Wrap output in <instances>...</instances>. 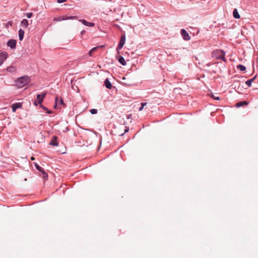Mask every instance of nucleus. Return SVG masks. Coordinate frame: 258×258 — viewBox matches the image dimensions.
<instances>
[{
	"mask_svg": "<svg viewBox=\"0 0 258 258\" xmlns=\"http://www.w3.org/2000/svg\"><path fill=\"white\" fill-rule=\"evenodd\" d=\"M30 82V79L28 76H23L18 78L15 82V85L19 88H21Z\"/></svg>",
	"mask_w": 258,
	"mask_h": 258,
	"instance_id": "nucleus-1",
	"label": "nucleus"
},
{
	"mask_svg": "<svg viewBox=\"0 0 258 258\" xmlns=\"http://www.w3.org/2000/svg\"><path fill=\"white\" fill-rule=\"evenodd\" d=\"M212 56L216 59H222L225 60V52L220 49H217L213 51L212 53Z\"/></svg>",
	"mask_w": 258,
	"mask_h": 258,
	"instance_id": "nucleus-2",
	"label": "nucleus"
},
{
	"mask_svg": "<svg viewBox=\"0 0 258 258\" xmlns=\"http://www.w3.org/2000/svg\"><path fill=\"white\" fill-rule=\"evenodd\" d=\"M77 18L76 16H63L61 17H59L57 18H55L54 19V21H61L63 20H73Z\"/></svg>",
	"mask_w": 258,
	"mask_h": 258,
	"instance_id": "nucleus-3",
	"label": "nucleus"
},
{
	"mask_svg": "<svg viewBox=\"0 0 258 258\" xmlns=\"http://www.w3.org/2000/svg\"><path fill=\"white\" fill-rule=\"evenodd\" d=\"M125 35H122L120 38L119 44L117 47V50L119 51L120 49H121L125 44Z\"/></svg>",
	"mask_w": 258,
	"mask_h": 258,
	"instance_id": "nucleus-4",
	"label": "nucleus"
},
{
	"mask_svg": "<svg viewBox=\"0 0 258 258\" xmlns=\"http://www.w3.org/2000/svg\"><path fill=\"white\" fill-rule=\"evenodd\" d=\"M8 57V54L6 51H2L0 52V66H1L4 61L6 60V59Z\"/></svg>",
	"mask_w": 258,
	"mask_h": 258,
	"instance_id": "nucleus-5",
	"label": "nucleus"
},
{
	"mask_svg": "<svg viewBox=\"0 0 258 258\" xmlns=\"http://www.w3.org/2000/svg\"><path fill=\"white\" fill-rule=\"evenodd\" d=\"M180 33L184 40H189L190 39V37L185 30L181 29Z\"/></svg>",
	"mask_w": 258,
	"mask_h": 258,
	"instance_id": "nucleus-6",
	"label": "nucleus"
},
{
	"mask_svg": "<svg viewBox=\"0 0 258 258\" xmlns=\"http://www.w3.org/2000/svg\"><path fill=\"white\" fill-rule=\"evenodd\" d=\"M16 41L14 39H11L7 42V45L11 48L13 49L16 47Z\"/></svg>",
	"mask_w": 258,
	"mask_h": 258,
	"instance_id": "nucleus-7",
	"label": "nucleus"
},
{
	"mask_svg": "<svg viewBox=\"0 0 258 258\" xmlns=\"http://www.w3.org/2000/svg\"><path fill=\"white\" fill-rule=\"evenodd\" d=\"M79 21L84 25L88 27H93L95 25L94 23L91 22H88L84 19H80L79 20Z\"/></svg>",
	"mask_w": 258,
	"mask_h": 258,
	"instance_id": "nucleus-8",
	"label": "nucleus"
},
{
	"mask_svg": "<svg viewBox=\"0 0 258 258\" xmlns=\"http://www.w3.org/2000/svg\"><path fill=\"white\" fill-rule=\"evenodd\" d=\"M34 165L36 169L42 173L43 177L44 178H46L47 177V174L43 171V169L38 164L34 163Z\"/></svg>",
	"mask_w": 258,
	"mask_h": 258,
	"instance_id": "nucleus-9",
	"label": "nucleus"
},
{
	"mask_svg": "<svg viewBox=\"0 0 258 258\" xmlns=\"http://www.w3.org/2000/svg\"><path fill=\"white\" fill-rule=\"evenodd\" d=\"M45 93L38 94L37 95V99L38 100V102L40 104L43 102V99L45 98Z\"/></svg>",
	"mask_w": 258,
	"mask_h": 258,
	"instance_id": "nucleus-10",
	"label": "nucleus"
},
{
	"mask_svg": "<svg viewBox=\"0 0 258 258\" xmlns=\"http://www.w3.org/2000/svg\"><path fill=\"white\" fill-rule=\"evenodd\" d=\"M21 107H22V104L20 103L13 104L12 106L13 112H15L16 111V110L17 108H21Z\"/></svg>",
	"mask_w": 258,
	"mask_h": 258,
	"instance_id": "nucleus-11",
	"label": "nucleus"
},
{
	"mask_svg": "<svg viewBox=\"0 0 258 258\" xmlns=\"http://www.w3.org/2000/svg\"><path fill=\"white\" fill-rule=\"evenodd\" d=\"M104 85L107 89H110L112 88V84L108 79H106L105 80Z\"/></svg>",
	"mask_w": 258,
	"mask_h": 258,
	"instance_id": "nucleus-12",
	"label": "nucleus"
},
{
	"mask_svg": "<svg viewBox=\"0 0 258 258\" xmlns=\"http://www.w3.org/2000/svg\"><path fill=\"white\" fill-rule=\"evenodd\" d=\"M21 26L26 28L29 25L28 21L27 19H23L21 23Z\"/></svg>",
	"mask_w": 258,
	"mask_h": 258,
	"instance_id": "nucleus-13",
	"label": "nucleus"
},
{
	"mask_svg": "<svg viewBox=\"0 0 258 258\" xmlns=\"http://www.w3.org/2000/svg\"><path fill=\"white\" fill-rule=\"evenodd\" d=\"M50 145L54 146H57L58 145V144L57 143V138L56 137H53L52 139Z\"/></svg>",
	"mask_w": 258,
	"mask_h": 258,
	"instance_id": "nucleus-14",
	"label": "nucleus"
},
{
	"mask_svg": "<svg viewBox=\"0 0 258 258\" xmlns=\"http://www.w3.org/2000/svg\"><path fill=\"white\" fill-rule=\"evenodd\" d=\"M63 103L62 100L61 99H59L58 97H56L55 98V105L54 107L56 108L57 106L59 104H62Z\"/></svg>",
	"mask_w": 258,
	"mask_h": 258,
	"instance_id": "nucleus-15",
	"label": "nucleus"
},
{
	"mask_svg": "<svg viewBox=\"0 0 258 258\" xmlns=\"http://www.w3.org/2000/svg\"><path fill=\"white\" fill-rule=\"evenodd\" d=\"M119 62L121 63L122 66L126 65V61L123 57L120 56L118 59Z\"/></svg>",
	"mask_w": 258,
	"mask_h": 258,
	"instance_id": "nucleus-16",
	"label": "nucleus"
},
{
	"mask_svg": "<svg viewBox=\"0 0 258 258\" xmlns=\"http://www.w3.org/2000/svg\"><path fill=\"white\" fill-rule=\"evenodd\" d=\"M24 31L22 29H20L19 30V38L21 41L23 40V37H24Z\"/></svg>",
	"mask_w": 258,
	"mask_h": 258,
	"instance_id": "nucleus-17",
	"label": "nucleus"
},
{
	"mask_svg": "<svg viewBox=\"0 0 258 258\" xmlns=\"http://www.w3.org/2000/svg\"><path fill=\"white\" fill-rule=\"evenodd\" d=\"M233 17L236 19H239L240 17V15L239 14L238 11L236 9H235L233 10Z\"/></svg>",
	"mask_w": 258,
	"mask_h": 258,
	"instance_id": "nucleus-18",
	"label": "nucleus"
},
{
	"mask_svg": "<svg viewBox=\"0 0 258 258\" xmlns=\"http://www.w3.org/2000/svg\"><path fill=\"white\" fill-rule=\"evenodd\" d=\"M248 104V103L244 101H241V102H239L238 103H237L235 105V106L237 107H239L243 105H247Z\"/></svg>",
	"mask_w": 258,
	"mask_h": 258,
	"instance_id": "nucleus-19",
	"label": "nucleus"
},
{
	"mask_svg": "<svg viewBox=\"0 0 258 258\" xmlns=\"http://www.w3.org/2000/svg\"><path fill=\"white\" fill-rule=\"evenodd\" d=\"M6 70L9 72L13 73L16 71V69L14 66H12L8 67Z\"/></svg>",
	"mask_w": 258,
	"mask_h": 258,
	"instance_id": "nucleus-20",
	"label": "nucleus"
},
{
	"mask_svg": "<svg viewBox=\"0 0 258 258\" xmlns=\"http://www.w3.org/2000/svg\"><path fill=\"white\" fill-rule=\"evenodd\" d=\"M256 76L252 78L251 79H249L247 81H246L245 84L248 85V86H250L251 85L252 82L254 81V80L255 79Z\"/></svg>",
	"mask_w": 258,
	"mask_h": 258,
	"instance_id": "nucleus-21",
	"label": "nucleus"
},
{
	"mask_svg": "<svg viewBox=\"0 0 258 258\" xmlns=\"http://www.w3.org/2000/svg\"><path fill=\"white\" fill-rule=\"evenodd\" d=\"M237 69H239V70H240L241 71H244L246 70L245 67H244V66H243L242 64H239L237 66Z\"/></svg>",
	"mask_w": 258,
	"mask_h": 258,
	"instance_id": "nucleus-22",
	"label": "nucleus"
},
{
	"mask_svg": "<svg viewBox=\"0 0 258 258\" xmlns=\"http://www.w3.org/2000/svg\"><path fill=\"white\" fill-rule=\"evenodd\" d=\"M90 112H91V114H95L97 113V110L96 109H92L90 110Z\"/></svg>",
	"mask_w": 258,
	"mask_h": 258,
	"instance_id": "nucleus-23",
	"label": "nucleus"
},
{
	"mask_svg": "<svg viewBox=\"0 0 258 258\" xmlns=\"http://www.w3.org/2000/svg\"><path fill=\"white\" fill-rule=\"evenodd\" d=\"M147 105V103H146V102L142 103L141 104V107L139 108V111H141V110H143V108H144V107L145 105Z\"/></svg>",
	"mask_w": 258,
	"mask_h": 258,
	"instance_id": "nucleus-24",
	"label": "nucleus"
},
{
	"mask_svg": "<svg viewBox=\"0 0 258 258\" xmlns=\"http://www.w3.org/2000/svg\"><path fill=\"white\" fill-rule=\"evenodd\" d=\"M33 15L32 13H28L26 14V16L28 18H30Z\"/></svg>",
	"mask_w": 258,
	"mask_h": 258,
	"instance_id": "nucleus-25",
	"label": "nucleus"
},
{
	"mask_svg": "<svg viewBox=\"0 0 258 258\" xmlns=\"http://www.w3.org/2000/svg\"><path fill=\"white\" fill-rule=\"evenodd\" d=\"M103 46H98L97 47H95L93 48L92 49V51L95 52L98 48L102 47Z\"/></svg>",
	"mask_w": 258,
	"mask_h": 258,
	"instance_id": "nucleus-26",
	"label": "nucleus"
},
{
	"mask_svg": "<svg viewBox=\"0 0 258 258\" xmlns=\"http://www.w3.org/2000/svg\"><path fill=\"white\" fill-rule=\"evenodd\" d=\"M212 97L215 100H220V98L219 97H216L214 95H212Z\"/></svg>",
	"mask_w": 258,
	"mask_h": 258,
	"instance_id": "nucleus-27",
	"label": "nucleus"
},
{
	"mask_svg": "<svg viewBox=\"0 0 258 258\" xmlns=\"http://www.w3.org/2000/svg\"><path fill=\"white\" fill-rule=\"evenodd\" d=\"M66 0H57V3H63L64 2H66Z\"/></svg>",
	"mask_w": 258,
	"mask_h": 258,
	"instance_id": "nucleus-28",
	"label": "nucleus"
},
{
	"mask_svg": "<svg viewBox=\"0 0 258 258\" xmlns=\"http://www.w3.org/2000/svg\"><path fill=\"white\" fill-rule=\"evenodd\" d=\"M94 52L93 51H92V49H91L90 50V51L89 52V56H91L92 55V53H93Z\"/></svg>",
	"mask_w": 258,
	"mask_h": 258,
	"instance_id": "nucleus-29",
	"label": "nucleus"
},
{
	"mask_svg": "<svg viewBox=\"0 0 258 258\" xmlns=\"http://www.w3.org/2000/svg\"><path fill=\"white\" fill-rule=\"evenodd\" d=\"M47 113L48 114H51V113H52V112L51 111H50V110H47Z\"/></svg>",
	"mask_w": 258,
	"mask_h": 258,
	"instance_id": "nucleus-30",
	"label": "nucleus"
},
{
	"mask_svg": "<svg viewBox=\"0 0 258 258\" xmlns=\"http://www.w3.org/2000/svg\"><path fill=\"white\" fill-rule=\"evenodd\" d=\"M85 33V30H82L81 32V35H83Z\"/></svg>",
	"mask_w": 258,
	"mask_h": 258,
	"instance_id": "nucleus-31",
	"label": "nucleus"
},
{
	"mask_svg": "<svg viewBox=\"0 0 258 258\" xmlns=\"http://www.w3.org/2000/svg\"><path fill=\"white\" fill-rule=\"evenodd\" d=\"M42 108L44 109V110H47V108L44 107V106H42Z\"/></svg>",
	"mask_w": 258,
	"mask_h": 258,
	"instance_id": "nucleus-32",
	"label": "nucleus"
},
{
	"mask_svg": "<svg viewBox=\"0 0 258 258\" xmlns=\"http://www.w3.org/2000/svg\"><path fill=\"white\" fill-rule=\"evenodd\" d=\"M128 129H126V130H125V131H124V133H126V132H128Z\"/></svg>",
	"mask_w": 258,
	"mask_h": 258,
	"instance_id": "nucleus-33",
	"label": "nucleus"
},
{
	"mask_svg": "<svg viewBox=\"0 0 258 258\" xmlns=\"http://www.w3.org/2000/svg\"><path fill=\"white\" fill-rule=\"evenodd\" d=\"M31 159L32 160H34V158L33 157H32L31 158Z\"/></svg>",
	"mask_w": 258,
	"mask_h": 258,
	"instance_id": "nucleus-34",
	"label": "nucleus"
},
{
	"mask_svg": "<svg viewBox=\"0 0 258 258\" xmlns=\"http://www.w3.org/2000/svg\"><path fill=\"white\" fill-rule=\"evenodd\" d=\"M36 101H35V102H34V104H35V105H37V104H36Z\"/></svg>",
	"mask_w": 258,
	"mask_h": 258,
	"instance_id": "nucleus-35",
	"label": "nucleus"
}]
</instances>
